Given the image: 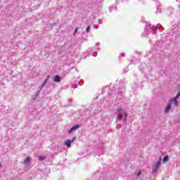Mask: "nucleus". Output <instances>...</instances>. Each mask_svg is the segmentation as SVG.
<instances>
[{
	"mask_svg": "<svg viewBox=\"0 0 180 180\" xmlns=\"http://www.w3.org/2000/svg\"><path fill=\"white\" fill-rule=\"evenodd\" d=\"M160 165H161V160H159L157 162V164H155L153 168V172H157L158 171V168H160Z\"/></svg>",
	"mask_w": 180,
	"mask_h": 180,
	"instance_id": "f257e3e1",
	"label": "nucleus"
},
{
	"mask_svg": "<svg viewBox=\"0 0 180 180\" xmlns=\"http://www.w3.org/2000/svg\"><path fill=\"white\" fill-rule=\"evenodd\" d=\"M75 139L76 138L75 137L72 139V140L68 139L65 142V146H67V147L70 148V147H71V143H74V141H75Z\"/></svg>",
	"mask_w": 180,
	"mask_h": 180,
	"instance_id": "f03ea898",
	"label": "nucleus"
},
{
	"mask_svg": "<svg viewBox=\"0 0 180 180\" xmlns=\"http://www.w3.org/2000/svg\"><path fill=\"white\" fill-rule=\"evenodd\" d=\"M118 116H124V120H126V117H127V114L124 112L123 110H117Z\"/></svg>",
	"mask_w": 180,
	"mask_h": 180,
	"instance_id": "7ed1b4c3",
	"label": "nucleus"
},
{
	"mask_svg": "<svg viewBox=\"0 0 180 180\" xmlns=\"http://www.w3.org/2000/svg\"><path fill=\"white\" fill-rule=\"evenodd\" d=\"M171 103H168L165 109V113H168V112H169V110H171Z\"/></svg>",
	"mask_w": 180,
	"mask_h": 180,
	"instance_id": "20e7f679",
	"label": "nucleus"
},
{
	"mask_svg": "<svg viewBox=\"0 0 180 180\" xmlns=\"http://www.w3.org/2000/svg\"><path fill=\"white\" fill-rule=\"evenodd\" d=\"M79 125H75L70 129L69 133H72L74 130H77V129H79Z\"/></svg>",
	"mask_w": 180,
	"mask_h": 180,
	"instance_id": "39448f33",
	"label": "nucleus"
},
{
	"mask_svg": "<svg viewBox=\"0 0 180 180\" xmlns=\"http://www.w3.org/2000/svg\"><path fill=\"white\" fill-rule=\"evenodd\" d=\"M170 102H171V103H172H172H173L175 106H177V105H178V100H176V98H173V99L170 100Z\"/></svg>",
	"mask_w": 180,
	"mask_h": 180,
	"instance_id": "423d86ee",
	"label": "nucleus"
},
{
	"mask_svg": "<svg viewBox=\"0 0 180 180\" xmlns=\"http://www.w3.org/2000/svg\"><path fill=\"white\" fill-rule=\"evenodd\" d=\"M31 158L30 157H27L25 160H24L23 161V164H29V162H30L31 161Z\"/></svg>",
	"mask_w": 180,
	"mask_h": 180,
	"instance_id": "0eeeda50",
	"label": "nucleus"
},
{
	"mask_svg": "<svg viewBox=\"0 0 180 180\" xmlns=\"http://www.w3.org/2000/svg\"><path fill=\"white\" fill-rule=\"evenodd\" d=\"M54 81L55 82H60V81H61V77H60L58 75H56Z\"/></svg>",
	"mask_w": 180,
	"mask_h": 180,
	"instance_id": "6e6552de",
	"label": "nucleus"
},
{
	"mask_svg": "<svg viewBox=\"0 0 180 180\" xmlns=\"http://www.w3.org/2000/svg\"><path fill=\"white\" fill-rule=\"evenodd\" d=\"M39 161H44L46 160V157L44 156H39Z\"/></svg>",
	"mask_w": 180,
	"mask_h": 180,
	"instance_id": "1a4fd4ad",
	"label": "nucleus"
},
{
	"mask_svg": "<svg viewBox=\"0 0 180 180\" xmlns=\"http://www.w3.org/2000/svg\"><path fill=\"white\" fill-rule=\"evenodd\" d=\"M168 160H169L168 156H165L163 158L162 161H163V162H167L168 161Z\"/></svg>",
	"mask_w": 180,
	"mask_h": 180,
	"instance_id": "9d476101",
	"label": "nucleus"
},
{
	"mask_svg": "<svg viewBox=\"0 0 180 180\" xmlns=\"http://www.w3.org/2000/svg\"><path fill=\"white\" fill-rule=\"evenodd\" d=\"M179 96H180V92L174 98L178 101V99H179Z\"/></svg>",
	"mask_w": 180,
	"mask_h": 180,
	"instance_id": "9b49d317",
	"label": "nucleus"
},
{
	"mask_svg": "<svg viewBox=\"0 0 180 180\" xmlns=\"http://www.w3.org/2000/svg\"><path fill=\"white\" fill-rule=\"evenodd\" d=\"M89 30H91V26H88L86 29V31L89 33Z\"/></svg>",
	"mask_w": 180,
	"mask_h": 180,
	"instance_id": "f8f14e48",
	"label": "nucleus"
},
{
	"mask_svg": "<svg viewBox=\"0 0 180 180\" xmlns=\"http://www.w3.org/2000/svg\"><path fill=\"white\" fill-rule=\"evenodd\" d=\"M137 175L138 176H140V175H141V171H139Z\"/></svg>",
	"mask_w": 180,
	"mask_h": 180,
	"instance_id": "ddd939ff",
	"label": "nucleus"
},
{
	"mask_svg": "<svg viewBox=\"0 0 180 180\" xmlns=\"http://www.w3.org/2000/svg\"><path fill=\"white\" fill-rule=\"evenodd\" d=\"M78 32V27H76L75 30V33H77Z\"/></svg>",
	"mask_w": 180,
	"mask_h": 180,
	"instance_id": "4468645a",
	"label": "nucleus"
},
{
	"mask_svg": "<svg viewBox=\"0 0 180 180\" xmlns=\"http://www.w3.org/2000/svg\"><path fill=\"white\" fill-rule=\"evenodd\" d=\"M0 167H2V165H1V163H0Z\"/></svg>",
	"mask_w": 180,
	"mask_h": 180,
	"instance_id": "2eb2a0df",
	"label": "nucleus"
}]
</instances>
